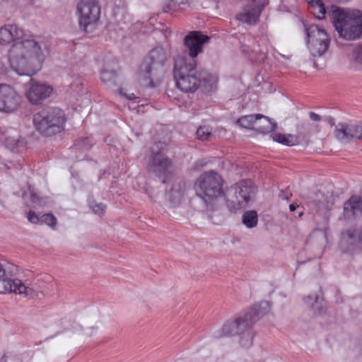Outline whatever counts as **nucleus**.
<instances>
[{
    "instance_id": "nucleus-1",
    "label": "nucleus",
    "mask_w": 362,
    "mask_h": 362,
    "mask_svg": "<svg viewBox=\"0 0 362 362\" xmlns=\"http://www.w3.org/2000/svg\"><path fill=\"white\" fill-rule=\"evenodd\" d=\"M23 35L16 25H6L0 28V45L14 42L8 52L10 66L18 75L31 76L41 69L49 50L43 40Z\"/></svg>"
},
{
    "instance_id": "nucleus-2",
    "label": "nucleus",
    "mask_w": 362,
    "mask_h": 362,
    "mask_svg": "<svg viewBox=\"0 0 362 362\" xmlns=\"http://www.w3.org/2000/svg\"><path fill=\"white\" fill-rule=\"evenodd\" d=\"M174 78L177 87L185 93H194L201 83L212 86L217 81L216 75L197 66L196 59L182 56L175 59Z\"/></svg>"
},
{
    "instance_id": "nucleus-3",
    "label": "nucleus",
    "mask_w": 362,
    "mask_h": 362,
    "mask_svg": "<svg viewBox=\"0 0 362 362\" xmlns=\"http://www.w3.org/2000/svg\"><path fill=\"white\" fill-rule=\"evenodd\" d=\"M223 180L216 172L210 170L202 173L194 185L196 195L203 204V210H215L225 196Z\"/></svg>"
},
{
    "instance_id": "nucleus-4",
    "label": "nucleus",
    "mask_w": 362,
    "mask_h": 362,
    "mask_svg": "<svg viewBox=\"0 0 362 362\" xmlns=\"http://www.w3.org/2000/svg\"><path fill=\"white\" fill-rule=\"evenodd\" d=\"M332 23L339 36L347 40H354L362 34V12L347 11L332 6L329 11Z\"/></svg>"
},
{
    "instance_id": "nucleus-5",
    "label": "nucleus",
    "mask_w": 362,
    "mask_h": 362,
    "mask_svg": "<svg viewBox=\"0 0 362 362\" xmlns=\"http://www.w3.org/2000/svg\"><path fill=\"white\" fill-rule=\"evenodd\" d=\"M33 121L35 129L40 134L52 136L64 130L66 118L61 109L49 107L35 113Z\"/></svg>"
},
{
    "instance_id": "nucleus-6",
    "label": "nucleus",
    "mask_w": 362,
    "mask_h": 362,
    "mask_svg": "<svg viewBox=\"0 0 362 362\" xmlns=\"http://www.w3.org/2000/svg\"><path fill=\"white\" fill-rule=\"evenodd\" d=\"M168 56L167 51L161 46L152 49L141 66V76L149 80V84H151L154 80H157L160 69L167 61Z\"/></svg>"
},
{
    "instance_id": "nucleus-7",
    "label": "nucleus",
    "mask_w": 362,
    "mask_h": 362,
    "mask_svg": "<svg viewBox=\"0 0 362 362\" xmlns=\"http://www.w3.org/2000/svg\"><path fill=\"white\" fill-rule=\"evenodd\" d=\"M308 49L313 57H320L328 49L330 37L318 25H311L306 28Z\"/></svg>"
},
{
    "instance_id": "nucleus-8",
    "label": "nucleus",
    "mask_w": 362,
    "mask_h": 362,
    "mask_svg": "<svg viewBox=\"0 0 362 362\" xmlns=\"http://www.w3.org/2000/svg\"><path fill=\"white\" fill-rule=\"evenodd\" d=\"M230 193L233 194H229L226 197L227 206L231 210L236 211L247 206L253 197L255 189L246 181H242L236 184Z\"/></svg>"
},
{
    "instance_id": "nucleus-9",
    "label": "nucleus",
    "mask_w": 362,
    "mask_h": 362,
    "mask_svg": "<svg viewBox=\"0 0 362 362\" xmlns=\"http://www.w3.org/2000/svg\"><path fill=\"white\" fill-rule=\"evenodd\" d=\"M158 144L152 147V156L147 165L148 170L164 182L168 176L171 174L173 165L171 160L161 151H157Z\"/></svg>"
},
{
    "instance_id": "nucleus-10",
    "label": "nucleus",
    "mask_w": 362,
    "mask_h": 362,
    "mask_svg": "<svg viewBox=\"0 0 362 362\" xmlns=\"http://www.w3.org/2000/svg\"><path fill=\"white\" fill-rule=\"evenodd\" d=\"M336 138L343 144L362 139V122L349 121L339 122L334 130Z\"/></svg>"
},
{
    "instance_id": "nucleus-11",
    "label": "nucleus",
    "mask_w": 362,
    "mask_h": 362,
    "mask_svg": "<svg viewBox=\"0 0 362 362\" xmlns=\"http://www.w3.org/2000/svg\"><path fill=\"white\" fill-rule=\"evenodd\" d=\"M77 10L79 13V24L86 28L88 25L96 23L100 14V7L95 0H81Z\"/></svg>"
},
{
    "instance_id": "nucleus-12",
    "label": "nucleus",
    "mask_w": 362,
    "mask_h": 362,
    "mask_svg": "<svg viewBox=\"0 0 362 362\" xmlns=\"http://www.w3.org/2000/svg\"><path fill=\"white\" fill-rule=\"evenodd\" d=\"M21 103V95L11 86L0 83V112H13L19 107Z\"/></svg>"
},
{
    "instance_id": "nucleus-13",
    "label": "nucleus",
    "mask_w": 362,
    "mask_h": 362,
    "mask_svg": "<svg viewBox=\"0 0 362 362\" xmlns=\"http://www.w3.org/2000/svg\"><path fill=\"white\" fill-rule=\"evenodd\" d=\"M15 293L31 298L37 296L36 291L29 286H26L18 279H12L8 276L6 272L4 276L0 277V293Z\"/></svg>"
},
{
    "instance_id": "nucleus-14",
    "label": "nucleus",
    "mask_w": 362,
    "mask_h": 362,
    "mask_svg": "<svg viewBox=\"0 0 362 362\" xmlns=\"http://www.w3.org/2000/svg\"><path fill=\"white\" fill-rule=\"evenodd\" d=\"M26 86L25 97L33 105L40 103L49 98L53 91L51 86L47 83H39L33 79H30Z\"/></svg>"
},
{
    "instance_id": "nucleus-15",
    "label": "nucleus",
    "mask_w": 362,
    "mask_h": 362,
    "mask_svg": "<svg viewBox=\"0 0 362 362\" xmlns=\"http://www.w3.org/2000/svg\"><path fill=\"white\" fill-rule=\"evenodd\" d=\"M209 37L204 35L200 31H191L184 39V43L188 49L189 56H185L187 59H194L203 52V45L207 42Z\"/></svg>"
},
{
    "instance_id": "nucleus-16",
    "label": "nucleus",
    "mask_w": 362,
    "mask_h": 362,
    "mask_svg": "<svg viewBox=\"0 0 362 362\" xmlns=\"http://www.w3.org/2000/svg\"><path fill=\"white\" fill-rule=\"evenodd\" d=\"M268 4V0H252V4L245 7L238 15L237 18L249 25L255 24L264 7Z\"/></svg>"
},
{
    "instance_id": "nucleus-17",
    "label": "nucleus",
    "mask_w": 362,
    "mask_h": 362,
    "mask_svg": "<svg viewBox=\"0 0 362 362\" xmlns=\"http://www.w3.org/2000/svg\"><path fill=\"white\" fill-rule=\"evenodd\" d=\"M362 214V199L358 196H352L344 204L343 216L346 219H354Z\"/></svg>"
},
{
    "instance_id": "nucleus-18",
    "label": "nucleus",
    "mask_w": 362,
    "mask_h": 362,
    "mask_svg": "<svg viewBox=\"0 0 362 362\" xmlns=\"http://www.w3.org/2000/svg\"><path fill=\"white\" fill-rule=\"evenodd\" d=\"M359 246L358 233L347 230L341 233L339 247L343 252H352Z\"/></svg>"
},
{
    "instance_id": "nucleus-19",
    "label": "nucleus",
    "mask_w": 362,
    "mask_h": 362,
    "mask_svg": "<svg viewBox=\"0 0 362 362\" xmlns=\"http://www.w3.org/2000/svg\"><path fill=\"white\" fill-rule=\"evenodd\" d=\"M186 189V184L182 181H178L173 184L165 193V199L171 206H176L181 203Z\"/></svg>"
},
{
    "instance_id": "nucleus-20",
    "label": "nucleus",
    "mask_w": 362,
    "mask_h": 362,
    "mask_svg": "<svg viewBox=\"0 0 362 362\" xmlns=\"http://www.w3.org/2000/svg\"><path fill=\"white\" fill-rule=\"evenodd\" d=\"M256 318L251 313H245L236 318L237 325H238V335L246 332H252V326L255 323Z\"/></svg>"
},
{
    "instance_id": "nucleus-21",
    "label": "nucleus",
    "mask_w": 362,
    "mask_h": 362,
    "mask_svg": "<svg viewBox=\"0 0 362 362\" xmlns=\"http://www.w3.org/2000/svg\"><path fill=\"white\" fill-rule=\"evenodd\" d=\"M270 309V303L268 301H262L255 304L247 313H251L256 318L255 322H257L261 317L268 314Z\"/></svg>"
},
{
    "instance_id": "nucleus-22",
    "label": "nucleus",
    "mask_w": 362,
    "mask_h": 362,
    "mask_svg": "<svg viewBox=\"0 0 362 362\" xmlns=\"http://www.w3.org/2000/svg\"><path fill=\"white\" fill-rule=\"evenodd\" d=\"M263 117H259L256 129L264 134L274 131L277 128V124L268 117L264 115Z\"/></svg>"
},
{
    "instance_id": "nucleus-23",
    "label": "nucleus",
    "mask_w": 362,
    "mask_h": 362,
    "mask_svg": "<svg viewBox=\"0 0 362 362\" xmlns=\"http://www.w3.org/2000/svg\"><path fill=\"white\" fill-rule=\"evenodd\" d=\"M259 117H264L263 115H249L241 117L238 120V124L243 128L246 129H255L256 124L258 123Z\"/></svg>"
},
{
    "instance_id": "nucleus-24",
    "label": "nucleus",
    "mask_w": 362,
    "mask_h": 362,
    "mask_svg": "<svg viewBox=\"0 0 362 362\" xmlns=\"http://www.w3.org/2000/svg\"><path fill=\"white\" fill-rule=\"evenodd\" d=\"M274 141L286 146H295L298 144V139L293 134H274L272 135Z\"/></svg>"
},
{
    "instance_id": "nucleus-25",
    "label": "nucleus",
    "mask_w": 362,
    "mask_h": 362,
    "mask_svg": "<svg viewBox=\"0 0 362 362\" xmlns=\"http://www.w3.org/2000/svg\"><path fill=\"white\" fill-rule=\"evenodd\" d=\"M188 5V0H170L166 6L164 7L165 12L171 13L180 12Z\"/></svg>"
},
{
    "instance_id": "nucleus-26",
    "label": "nucleus",
    "mask_w": 362,
    "mask_h": 362,
    "mask_svg": "<svg viewBox=\"0 0 362 362\" xmlns=\"http://www.w3.org/2000/svg\"><path fill=\"white\" fill-rule=\"evenodd\" d=\"M313 14L319 19L322 18L326 13L324 4L322 0H306Z\"/></svg>"
},
{
    "instance_id": "nucleus-27",
    "label": "nucleus",
    "mask_w": 362,
    "mask_h": 362,
    "mask_svg": "<svg viewBox=\"0 0 362 362\" xmlns=\"http://www.w3.org/2000/svg\"><path fill=\"white\" fill-rule=\"evenodd\" d=\"M238 325L236 319L234 321H229L223 325L221 329L220 337H228L238 335Z\"/></svg>"
},
{
    "instance_id": "nucleus-28",
    "label": "nucleus",
    "mask_w": 362,
    "mask_h": 362,
    "mask_svg": "<svg viewBox=\"0 0 362 362\" xmlns=\"http://www.w3.org/2000/svg\"><path fill=\"white\" fill-rule=\"evenodd\" d=\"M257 214L255 211H246L243 216V223L248 228H252L257 224Z\"/></svg>"
},
{
    "instance_id": "nucleus-29",
    "label": "nucleus",
    "mask_w": 362,
    "mask_h": 362,
    "mask_svg": "<svg viewBox=\"0 0 362 362\" xmlns=\"http://www.w3.org/2000/svg\"><path fill=\"white\" fill-rule=\"evenodd\" d=\"M305 303L313 310H321L323 305V299L319 298L317 294H312L305 298Z\"/></svg>"
},
{
    "instance_id": "nucleus-30",
    "label": "nucleus",
    "mask_w": 362,
    "mask_h": 362,
    "mask_svg": "<svg viewBox=\"0 0 362 362\" xmlns=\"http://www.w3.org/2000/svg\"><path fill=\"white\" fill-rule=\"evenodd\" d=\"M239 336V343L243 347L247 348L252 346L254 338V334L252 332H246Z\"/></svg>"
},
{
    "instance_id": "nucleus-31",
    "label": "nucleus",
    "mask_w": 362,
    "mask_h": 362,
    "mask_svg": "<svg viewBox=\"0 0 362 362\" xmlns=\"http://www.w3.org/2000/svg\"><path fill=\"white\" fill-rule=\"evenodd\" d=\"M197 136L200 140H209L211 136V129L209 126H201L197 130Z\"/></svg>"
},
{
    "instance_id": "nucleus-32",
    "label": "nucleus",
    "mask_w": 362,
    "mask_h": 362,
    "mask_svg": "<svg viewBox=\"0 0 362 362\" xmlns=\"http://www.w3.org/2000/svg\"><path fill=\"white\" fill-rule=\"evenodd\" d=\"M116 77V72L113 69H103L100 74V78L103 83H109L114 81Z\"/></svg>"
},
{
    "instance_id": "nucleus-33",
    "label": "nucleus",
    "mask_w": 362,
    "mask_h": 362,
    "mask_svg": "<svg viewBox=\"0 0 362 362\" xmlns=\"http://www.w3.org/2000/svg\"><path fill=\"white\" fill-rule=\"evenodd\" d=\"M47 225L52 228H54L57 225V218L52 214H45L41 216V224Z\"/></svg>"
},
{
    "instance_id": "nucleus-34",
    "label": "nucleus",
    "mask_w": 362,
    "mask_h": 362,
    "mask_svg": "<svg viewBox=\"0 0 362 362\" xmlns=\"http://www.w3.org/2000/svg\"><path fill=\"white\" fill-rule=\"evenodd\" d=\"M353 57L356 62L362 64V44L354 49Z\"/></svg>"
},
{
    "instance_id": "nucleus-35",
    "label": "nucleus",
    "mask_w": 362,
    "mask_h": 362,
    "mask_svg": "<svg viewBox=\"0 0 362 362\" xmlns=\"http://www.w3.org/2000/svg\"><path fill=\"white\" fill-rule=\"evenodd\" d=\"M28 221L33 224H41V216H38L34 211H30L28 213Z\"/></svg>"
},
{
    "instance_id": "nucleus-36",
    "label": "nucleus",
    "mask_w": 362,
    "mask_h": 362,
    "mask_svg": "<svg viewBox=\"0 0 362 362\" xmlns=\"http://www.w3.org/2000/svg\"><path fill=\"white\" fill-rule=\"evenodd\" d=\"M76 146H80L85 150L89 149L90 146H92V139L88 137L81 139L78 141Z\"/></svg>"
},
{
    "instance_id": "nucleus-37",
    "label": "nucleus",
    "mask_w": 362,
    "mask_h": 362,
    "mask_svg": "<svg viewBox=\"0 0 362 362\" xmlns=\"http://www.w3.org/2000/svg\"><path fill=\"white\" fill-rule=\"evenodd\" d=\"M90 207L95 214H100L105 211L106 206L102 203H99L91 204Z\"/></svg>"
},
{
    "instance_id": "nucleus-38",
    "label": "nucleus",
    "mask_w": 362,
    "mask_h": 362,
    "mask_svg": "<svg viewBox=\"0 0 362 362\" xmlns=\"http://www.w3.org/2000/svg\"><path fill=\"white\" fill-rule=\"evenodd\" d=\"M309 115V117H310V119L313 121V122H321L322 120H323L322 117L318 115V114H316L315 112H310L308 113Z\"/></svg>"
},
{
    "instance_id": "nucleus-39",
    "label": "nucleus",
    "mask_w": 362,
    "mask_h": 362,
    "mask_svg": "<svg viewBox=\"0 0 362 362\" xmlns=\"http://www.w3.org/2000/svg\"><path fill=\"white\" fill-rule=\"evenodd\" d=\"M291 195H292V194L291 192H284V191H281L279 193V197L282 199L288 200L291 197Z\"/></svg>"
},
{
    "instance_id": "nucleus-40",
    "label": "nucleus",
    "mask_w": 362,
    "mask_h": 362,
    "mask_svg": "<svg viewBox=\"0 0 362 362\" xmlns=\"http://www.w3.org/2000/svg\"><path fill=\"white\" fill-rule=\"evenodd\" d=\"M31 199H32V206L36 207L38 202H39V197L35 194H31Z\"/></svg>"
},
{
    "instance_id": "nucleus-41",
    "label": "nucleus",
    "mask_w": 362,
    "mask_h": 362,
    "mask_svg": "<svg viewBox=\"0 0 362 362\" xmlns=\"http://www.w3.org/2000/svg\"><path fill=\"white\" fill-rule=\"evenodd\" d=\"M119 93L124 96H125L127 99L129 100H132L134 98H135V95L134 93H129V94H127V93H123L122 90H120L119 91Z\"/></svg>"
},
{
    "instance_id": "nucleus-42",
    "label": "nucleus",
    "mask_w": 362,
    "mask_h": 362,
    "mask_svg": "<svg viewBox=\"0 0 362 362\" xmlns=\"http://www.w3.org/2000/svg\"><path fill=\"white\" fill-rule=\"evenodd\" d=\"M358 243L359 246L362 249V228L360 230V231L358 233Z\"/></svg>"
},
{
    "instance_id": "nucleus-43",
    "label": "nucleus",
    "mask_w": 362,
    "mask_h": 362,
    "mask_svg": "<svg viewBox=\"0 0 362 362\" xmlns=\"http://www.w3.org/2000/svg\"><path fill=\"white\" fill-rule=\"evenodd\" d=\"M6 272L4 267L0 263V277L4 276Z\"/></svg>"
},
{
    "instance_id": "nucleus-44",
    "label": "nucleus",
    "mask_w": 362,
    "mask_h": 362,
    "mask_svg": "<svg viewBox=\"0 0 362 362\" xmlns=\"http://www.w3.org/2000/svg\"><path fill=\"white\" fill-rule=\"evenodd\" d=\"M324 120H326L331 125H334V120L332 117H326L324 119Z\"/></svg>"
},
{
    "instance_id": "nucleus-45",
    "label": "nucleus",
    "mask_w": 362,
    "mask_h": 362,
    "mask_svg": "<svg viewBox=\"0 0 362 362\" xmlns=\"http://www.w3.org/2000/svg\"><path fill=\"white\" fill-rule=\"evenodd\" d=\"M297 206H296L294 204H291L289 205V209H290L291 211H293L296 210Z\"/></svg>"
},
{
    "instance_id": "nucleus-46",
    "label": "nucleus",
    "mask_w": 362,
    "mask_h": 362,
    "mask_svg": "<svg viewBox=\"0 0 362 362\" xmlns=\"http://www.w3.org/2000/svg\"><path fill=\"white\" fill-rule=\"evenodd\" d=\"M315 131H316L317 132H318L320 130V128L318 127V125H317V124H316V125L315 126Z\"/></svg>"
},
{
    "instance_id": "nucleus-47",
    "label": "nucleus",
    "mask_w": 362,
    "mask_h": 362,
    "mask_svg": "<svg viewBox=\"0 0 362 362\" xmlns=\"http://www.w3.org/2000/svg\"><path fill=\"white\" fill-rule=\"evenodd\" d=\"M303 211H301V212H300V213H299V214H298V217H299V218H300V217H302V216H303Z\"/></svg>"
},
{
    "instance_id": "nucleus-48",
    "label": "nucleus",
    "mask_w": 362,
    "mask_h": 362,
    "mask_svg": "<svg viewBox=\"0 0 362 362\" xmlns=\"http://www.w3.org/2000/svg\"><path fill=\"white\" fill-rule=\"evenodd\" d=\"M0 70H1V71H4V69H3V68H0Z\"/></svg>"
},
{
    "instance_id": "nucleus-49",
    "label": "nucleus",
    "mask_w": 362,
    "mask_h": 362,
    "mask_svg": "<svg viewBox=\"0 0 362 362\" xmlns=\"http://www.w3.org/2000/svg\"><path fill=\"white\" fill-rule=\"evenodd\" d=\"M0 70H1V71H4V69H3V68H0Z\"/></svg>"
}]
</instances>
